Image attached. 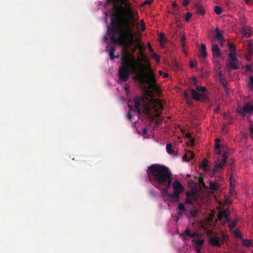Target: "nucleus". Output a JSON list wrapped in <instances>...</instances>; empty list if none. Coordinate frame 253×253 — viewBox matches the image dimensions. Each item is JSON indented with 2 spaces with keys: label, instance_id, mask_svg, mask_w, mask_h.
<instances>
[{
  "label": "nucleus",
  "instance_id": "f257e3e1",
  "mask_svg": "<svg viewBox=\"0 0 253 253\" xmlns=\"http://www.w3.org/2000/svg\"><path fill=\"white\" fill-rule=\"evenodd\" d=\"M141 61L146 62L142 64L137 62L135 57L130 53L124 54L121 58V65L119 67L118 75L119 80L126 82L129 78L130 73L134 76L133 79L140 84H148L146 91L148 95L153 98V92L160 93V88L157 84L155 75L151 67L150 63L147 62V57L143 52L140 54Z\"/></svg>",
  "mask_w": 253,
  "mask_h": 253
},
{
  "label": "nucleus",
  "instance_id": "f03ea898",
  "mask_svg": "<svg viewBox=\"0 0 253 253\" xmlns=\"http://www.w3.org/2000/svg\"><path fill=\"white\" fill-rule=\"evenodd\" d=\"M122 16L123 18L124 29H120L117 22L112 20L111 25L108 26L107 33L114 43L127 47L133 42L134 34L133 29L135 23L133 21L134 17L130 18L128 16Z\"/></svg>",
  "mask_w": 253,
  "mask_h": 253
},
{
  "label": "nucleus",
  "instance_id": "7ed1b4c3",
  "mask_svg": "<svg viewBox=\"0 0 253 253\" xmlns=\"http://www.w3.org/2000/svg\"><path fill=\"white\" fill-rule=\"evenodd\" d=\"M147 174L150 182L154 185L170 187L172 173L167 167L158 164L152 165L148 168Z\"/></svg>",
  "mask_w": 253,
  "mask_h": 253
},
{
  "label": "nucleus",
  "instance_id": "20e7f679",
  "mask_svg": "<svg viewBox=\"0 0 253 253\" xmlns=\"http://www.w3.org/2000/svg\"><path fill=\"white\" fill-rule=\"evenodd\" d=\"M112 3L117 12L121 16H128L133 18L134 14L128 0H113V1H107Z\"/></svg>",
  "mask_w": 253,
  "mask_h": 253
},
{
  "label": "nucleus",
  "instance_id": "39448f33",
  "mask_svg": "<svg viewBox=\"0 0 253 253\" xmlns=\"http://www.w3.org/2000/svg\"><path fill=\"white\" fill-rule=\"evenodd\" d=\"M173 193L169 194L168 197L171 198H174L178 200L179 198V194L184 191V188L181 183L176 180L173 183Z\"/></svg>",
  "mask_w": 253,
  "mask_h": 253
},
{
  "label": "nucleus",
  "instance_id": "423d86ee",
  "mask_svg": "<svg viewBox=\"0 0 253 253\" xmlns=\"http://www.w3.org/2000/svg\"><path fill=\"white\" fill-rule=\"evenodd\" d=\"M238 112L243 117L245 116L247 113H253V103L249 102L245 104L242 110L239 111Z\"/></svg>",
  "mask_w": 253,
  "mask_h": 253
},
{
  "label": "nucleus",
  "instance_id": "0eeeda50",
  "mask_svg": "<svg viewBox=\"0 0 253 253\" xmlns=\"http://www.w3.org/2000/svg\"><path fill=\"white\" fill-rule=\"evenodd\" d=\"M241 32L245 38H249L253 35V29L248 26H242Z\"/></svg>",
  "mask_w": 253,
  "mask_h": 253
},
{
  "label": "nucleus",
  "instance_id": "6e6552de",
  "mask_svg": "<svg viewBox=\"0 0 253 253\" xmlns=\"http://www.w3.org/2000/svg\"><path fill=\"white\" fill-rule=\"evenodd\" d=\"M190 91L192 95L193 98L195 100L199 101H202L205 100L206 96L203 93H199L193 89H191Z\"/></svg>",
  "mask_w": 253,
  "mask_h": 253
},
{
  "label": "nucleus",
  "instance_id": "1a4fd4ad",
  "mask_svg": "<svg viewBox=\"0 0 253 253\" xmlns=\"http://www.w3.org/2000/svg\"><path fill=\"white\" fill-rule=\"evenodd\" d=\"M153 104L157 113L163 109V104L159 99H153Z\"/></svg>",
  "mask_w": 253,
  "mask_h": 253
},
{
  "label": "nucleus",
  "instance_id": "9d476101",
  "mask_svg": "<svg viewBox=\"0 0 253 253\" xmlns=\"http://www.w3.org/2000/svg\"><path fill=\"white\" fill-rule=\"evenodd\" d=\"M222 160L216 164V167H217L218 169H221L223 167L227 162V159L228 158V153L226 152H224L222 155Z\"/></svg>",
  "mask_w": 253,
  "mask_h": 253
},
{
  "label": "nucleus",
  "instance_id": "9b49d317",
  "mask_svg": "<svg viewBox=\"0 0 253 253\" xmlns=\"http://www.w3.org/2000/svg\"><path fill=\"white\" fill-rule=\"evenodd\" d=\"M209 242L212 246L217 247H220L222 244L220 242L219 238L216 236L211 237Z\"/></svg>",
  "mask_w": 253,
  "mask_h": 253
},
{
  "label": "nucleus",
  "instance_id": "f8f14e48",
  "mask_svg": "<svg viewBox=\"0 0 253 253\" xmlns=\"http://www.w3.org/2000/svg\"><path fill=\"white\" fill-rule=\"evenodd\" d=\"M211 51L213 57H219L221 56L220 49L217 44H213L211 47Z\"/></svg>",
  "mask_w": 253,
  "mask_h": 253
},
{
  "label": "nucleus",
  "instance_id": "ddd939ff",
  "mask_svg": "<svg viewBox=\"0 0 253 253\" xmlns=\"http://www.w3.org/2000/svg\"><path fill=\"white\" fill-rule=\"evenodd\" d=\"M142 100V98L140 97L136 96L135 97L133 101L134 103V108L136 109V111L138 113L140 112V103Z\"/></svg>",
  "mask_w": 253,
  "mask_h": 253
},
{
  "label": "nucleus",
  "instance_id": "4468645a",
  "mask_svg": "<svg viewBox=\"0 0 253 253\" xmlns=\"http://www.w3.org/2000/svg\"><path fill=\"white\" fill-rule=\"evenodd\" d=\"M227 67L228 69L238 70L240 68L238 60L234 61H229V63Z\"/></svg>",
  "mask_w": 253,
  "mask_h": 253
},
{
  "label": "nucleus",
  "instance_id": "2eb2a0df",
  "mask_svg": "<svg viewBox=\"0 0 253 253\" xmlns=\"http://www.w3.org/2000/svg\"><path fill=\"white\" fill-rule=\"evenodd\" d=\"M215 38L217 41L219 42V43L220 44H222L225 41L224 38H223L222 34L219 32L217 28H216L215 30Z\"/></svg>",
  "mask_w": 253,
  "mask_h": 253
},
{
  "label": "nucleus",
  "instance_id": "dca6fc26",
  "mask_svg": "<svg viewBox=\"0 0 253 253\" xmlns=\"http://www.w3.org/2000/svg\"><path fill=\"white\" fill-rule=\"evenodd\" d=\"M107 50H109V56L110 59L113 60L115 58H119V55L114 56V52L116 50V48L115 47L112 46H107L106 47Z\"/></svg>",
  "mask_w": 253,
  "mask_h": 253
},
{
  "label": "nucleus",
  "instance_id": "f3484780",
  "mask_svg": "<svg viewBox=\"0 0 253 253\" xmlns=\"http://www.w3.org/2000/svg\"><path fill=\"white\" fill-rule=\"evenodd\" d=\"M195 7L196 8V13L201 15H204L205 11L204 7L199 3H196L195 4Z\"/></svg>",
  "mask_w": 253,
  "mask_h": 253
},
{
  "label": "nucleus",
  "instance_id": "a211bd4d",
  "mask_svg": "<svg viewBox=\"0 0 253 253\" xmlns=\"http://www.w3.org/2000/svg\"><path fill=\"white\" fill-rule=\"evenodd\" d=\"M207 53L206 51V46L205 44L202 43L201 46V49L199 53V56L201 58H205L207 57Z\"/></svg>",
  "mask_w": 253,
  "mask_h": 253
},
{
  "label": "nucleus",
  "instance_id": "6ab92c4d",
  "mask_svg": "<svg viewBox=\"0 0 253 253\" xmlns=\"http://www.w3.org/2000/svg\"><path fill=\"white\" fill-rule=\"evenodd\" d=\"M155 187L161 191L162 194L164 197L169 195L168 192V190L170 188V187H167L166 186H157V185H155Z\"/></svg>",
  "mask_w": 253,
  "mask_h": 253
},
{
  "label": "nucleus",
  "instance_id": "aec40b11",
  "mask_svg": "<svg viewBox=\"0 0 253 253\" xmlns=\"http://www.w3.org/2000/svg\"><path fill=\"white\" fill-rule=\"evenodd\" d=\"M194 157V154L191 151H188L186 154L183 156L182 159L184 161H189L191 159H193Z\"/></svg>",
  "mask_w": 253,
  "mask_h": 253
},
{
  "label": "nucleus",
  "instance_id": "412c9836",
  "mask_svg": "<svg viewBox=\"0 0 253 253\" xmlns=\"http://www.w3.org/2000/svg\"><path fill=\"white\" fill-rule=\"evenodd\" d=\"M192 241L194 244H195L197 245V248H201L202 247L204 243V240L203 239H193Z\"/></svg>",
  "mask_w": 253,
  "mask_h": 253
},
{
  "label": "nucleus",
  "instance_id": "4be33fe9",
  "mask_svg": "<svg viewBox=\"0 0 253 253\" xmlns=\"http://www.w3.org/2000/svg\"><path fill=\"white\" fill-rule=\"evenodd\" d=\"M208 161L207 159L204 158L201 163V167L204 170H207L208 167Z\"/></svg>",
  "mask_w": 253,
  "mask_h": 253
},
{
  "label": "nucleus",
  "instance_id": "5701e85b",
  "mask_svg": "<svg viewBox=\"0 0 253 253\" xmlns=\"http://www.w3.org/2000/svg\"><path fill=\"white\" fill-rule=\"evenodd\" d=\"M229 194L231 196H233L235 194V187L233 184L231 179H230V189H229Z\"/></svg>",
  "mask_w": 253,
  "mask_h": 253
},
{
  "label": "nucleus",
  "instance_id": "b1692460",
  "mask_svg": "<svg viewBox=\"0 0 253 253\" xmlns=\"http://www.w3.org/2000/svg\"><path fill=\"white\" fill-rule=\"evenodd\" d=\"M228 56L229 58V61H234L238 60V59L235 55V52H229Z\"/></svg>",
  "mask_w": 253,
  "mask_h": 253
},
{
  "label": "nucleus",
  "instance_id": "393cba45",
  "mask_svg": "<svg viewBox=\"0 0 253 253\" xmlns=\"http://www.w3.org/2000/svg\"><path fill=\"white\" fill-rule=\"evenodd\" d=\"M172 146L170 143H168L166 146L167 152L169 154H172L173 153V150L172 149Z\"/></svg>",
  "mask_w": 253,
  "mask_h": 253
},
{
  "label": "nucleus",
  "instance_id": "a878e982",
  "mask_svg": "<svg viewBox=\"0 0 253 253\" xmlns=\"http://www.w3.org/2000/svg\"><path fill=\"white\" fill-rule=\"evenodd\" d=\"M214 11L217 14H220L222 13V8L221 6L218 5H215L214 6Z\"/></svg>",
  "mask_w": 253,
  "mask_h": 253
},
{
  "label": "nucleus",
  "instance_id": "bb28decb",
  "mask_svg": "<svg viewBox=\"0 0 253 253\" xmlns=\"http://www.w3.org/2000/svg\"><path fill=\"white\" fill-rule=\"evenodd\" d=\"M210 188L211 190L215 191L218 188L217 184L214 182H211L210 183Z\"/></svg>",
  "mask_w": 253,
  "mask_h": 253
},
{
  "label": "nucleus",
  "instance_id": "cd10ccee",
  "mask_svg": "<svg viewBox=\"0 0 253 253\" xmlns=\"http://www.w3.org/2000/svg\"><path fill=\"white\" fill-rule=\"evenodd\" d=\"M221 243H223L224 241H226L229 239V236L224 232H222L221 234Z\"/></svg>",
  "mask_w": 253,
  "mask_h": 253
},
{
  "label": "nucleus",
  "instance_id": "c85d7f7f",
  "mask_svg": "<svg viewBox=\"0 0 253 253\" xmlns=\"http://www.w3.org/2000/svg\"><path fill=\"white\" fill-rule=\"evenodd\" d=\"M243 244L244 246L250 247L252 246V243L250 240L245 239L243 241Z\"/></svg>",
  "mask_w": 253,
  "mask_h": 253
},
{
  "label": "nucleus",
  "instance_id": "c756f323",
  "mask_svg": "<svg viewBox=\"0 0 253 253\" xmlns=\"http://www.w3.org/2000/svg\"><path fill=\"white\" fill-rule=\"evenodd\" d=\"M249 82L248 83L249 87L253 89V76L252 75L250 76L249 78Z\"/></svg>",
  "mask_w": 253,
  "mask_h": 253
},
{
  "label": "nucleus",
  "instance_id": "7c9ffc66",
  "mask_svg": "<svg viewBox=\"0 0 253 253\" xmlns=\"http://www.w3.org/2000/svg\"><path fill=\"white\" fill-rule=\"evenodd\" d=\"M196 88L197 91H201L203 93H204L207 91V88L205 86H200L199 85H196Z\"/></svg>",
  "mask_w": 253,
  "mask_h": 253
},
{
  "label": "nucleus",
  "instance_id": "2f4dec72",
  "mask_svg": "<svg viewBox=\"0 0 253 253\" xmlns=\"http://www.w3.org/2000/svg\"><path fill=\"white\" fill-rule=\"evenodd\" d=\"M185 136L190 140V145L193 146L194 144V140L192 138L191 134L189 133H187L185 135Z\"/></svg>",
  "mask_w": 253,
  "mask_h": 253
},
{
  "label": "nucleus",
  "instance_id": "473e14b6",
  "mask_svg": "<svg viewBox=\"0 0 253 253\" xmlns=\"http://www.w3.org/2000/svg\"><path fill=\"white\" fill-rule=\"evenodd\" d=\"M237 225V221L235 220H233L231 222H230L228 224V227L230 229H232L234 228Z\"/></svg>",
  "mask_w": 253,
  "mask_h": 253
},
{
  "label": "nucleus",
  "instance_id": "72a5a7b5",
  "mask_svg": "<svg viewBox=\"0 0 253 253\" xmlns=\"http://www.w3.org/2000/svg\"><path fill=\"white\" fill-rule=\"evenodd\" d=\"M197 215V211L196 210H191L189 212V217H194Z\"/></svg>",
  "mask_w": 253,
  "mask_h": 253
},
{
  "label": "nucleus",
  "instance_id": "f704fd0d",
  "mask_svg": "<svg viewBox=\"0 0 253 253\" xmlns=\"http://www.w3.org/2000/svg\"><path fill=\"white\" fill-rule=\"evenodd\" d=\"M240 23L242 26H246V19L244 16L240 17Z\"/></svg>",
  "mask_w": 253,
  "mask_h": 253
},
{
  "label": "nucleus",
  "instance_id": "c9c22d12",
  "mask_svg": "<svg viewBox=\"0 0 253 253\" xmlns=\"http://www.w3.org/2000/svg\"><path fill=\"white\" fill-rule=\"evenodd\" d=\"M233 233H234V234L235 235V236L237 238H241L242 237V234L241 233H240V232L237 230V229H236L235 230L233 231Z\"/></svg>",
  "mask_w": 253,
  "mask_h": 253
},
{
  "label": "nucleus",
  "instance_id": "e433bc0d",
  "mask_svg": "<svg viewBox=\"0 0 253 253\" xmlns=\"http://www.w3.org/2000/svg\"><path fill=\"white\" fill-rule=\"evenodd\" d=\"M177 208L179 210L181 211H185V206L182 203H179L178 205Z\"/></svg>",
  "mask_w": 253,
  "mask_h": 253
},
{
  "label": "nucleus",
  "instance_id": "4c0bfd02",
  "mask_svg": "<svg viewBox=\"0 0 253 253\" xmlns=\"http://www.w3.org/2000/svg\"><path fill=\"white\" fill-rule=\"evenodd\" d=\"M220 148V145L219 143H216L215 144V149H217L216 150V152L217 155H220L221 151L219 150Z\"/></svg>",
  "mask_w": 253,
  "mask_h": 253
},
{
  "label": "nucleus",
  "instance_id": "58836bf2",
  "mask_svg": "<svg viewBox=\"0 0 253 253\" xmlns=\"http://www.w3.org/2000/svg\"><path fill=\"white\" fill-rule=\"evenodd\" d=\"M229 48L231 50L230 52H235L236 48L234 44H230L229 45Z\"/></svg>",
  "mask_w": 253,
  "mask_h": 253
},
{
  "label": "nucleus",
  "instance_id": "ea45409f",
  "mask_svg": "<svg viewBox=\"0 0 253 253\" xmlns=\"http://www.w3.org/2000/svg\"><path fill=\"white\" fill-rule=\"evenodd\" d=\"M249 52L251 54H253V43H250L249 45Z\"/></svg>",
  "mask_w": 253,
  "mask_h": 253
},
{
  "label": "nucleus",
  "instance_id": "a19ab883",
  "mask_svg": "<svg viewBox=\"0 0 253 253\" xmlns=\"http://www.w3.org/2000/svg\"><path fill=\"white\" fill-rule=\"evenodd\" d=\"M192 17V13L190 12H187L186 15L185 17V21L186 22H189L190 20V19Z\"/></svg>",
  "mask_w": 253,
  "mask_h": 253
},
{
  "label": "nucleus",
  "instance_id": "79ce46f5",
  "mask_svg": "<svg viewBox=\"0 0 253 253\" xmlns=\"http://www.w3.org/2000/svg\"><path fill=\"white\" fill-rule=\"evenodd\" d=\"M151 57L153 58H154L155 59H156V61L157 62H159V60H160V58L158 56V55L155 53H153L152 54H151Z\"/></svg>",
  "mask_w": 253,
  "mask_h": 253
},
{
  "label": "nucleus",
  "instance_id": "37998d69",
  "mask_svg": "<svg viewBox=\"0 0 253 253\" xmlns=\"http://www.w3.org/2000/svg\"><path fill=\"white\" fill-rule=\"evenodd\" d=\"M138 48L139 50L140 54H141V53H142V52H143V50H144L143 46L141 44V43L139 42L138 43Z\"/></svg>",
  "mask_w": 253,
  "mask_h": 253
},
{
  "label": "nucleus",
  "instance_id": "c03bdc74",
  "mask_svg": "<svg viewBox=\"0 0 253 253\" xmlns=\"http://www.w3.org/2000/svg\"><path fill=\"white\" fill-rule=\"evenodd\" d=\"M140 24L141 26V31H144L145 30V23L143 20L140 21Z\"/></svg>",
  "mask_w": 253,
  "mask_h": 253
},
{
  "label": "nucleus",
  "instance_id": "a18cd8bd",
  "mask_svg": "<svg viewBox=\"0 0 253 253\" xmlns=\"http://www.w3.org/2000/svg\"><path fill=\"white\" fill-rule=\"evenodd\" d=\"M221 217H225V218H227V217H228V214H227V213H226V212L224 211V212H223L222 213H221L219 215V219H220V218H221Z\"/></svg>",
  "mask_w": 253,
  "mask_h": 253
},
{
  "label": "nucleus",
  "instance_id": "49530a36",
  "mask_svg": "<svg viewBox=\"0 0 253 253\" xmlns=\"http://www.w3.org/2000/svg\"><path fill=\"white\" fill-rule=\"evenodd\" d=\"M250 132L251 137L253 139V124H252L250 126Z\"/></svg>",
  "mask_w": 253,
  "mask_h": 253
},
{
  "label": "nucleus",
  "instance_id": "de8ad7c7",
  "mask_svg": "<svg viewBox=\"0 0 253 253\" xmlns=\"http://www.w3.org/2000/svg\"><path fill=\"white\" fill-rule=\"evenodd\" d=\"M196 62L193 61V60H191L190 61V67L191 68H194L196 66Z\"/></svg>",
  "mask_w": 253,
  "mask_h": 253
},
{
  "label": "nucleus",
  "instance_id": "09e8293b",
  "mask_svg": "<svg viewBox=\"0 0 253 253\" xmlns=\"http://www.w3.org/2000/svg\"><path fill=\"white\" fill-rule=\"evenodd\" d=\"M245 68H246V69L247 71H252V65H251L247 64L245 66Z\"/></svg>",
  "mask_w": 253,
  "mask_h": 253
},
{
  "label": "nucleus",
  "instance_id": "8fccbe9b",
  "mask_svg": "<svg viewBox=\"0 0 253 253\" xmlns=\"http://www.w3.org/2000/svg\"><path fill=\"white\" fill-rule=\"evenodd\" d=\"M189 0H183L182 2V4L184 7H186L189 4Z\"/></svg>",
  "mask_w": 253,
  "mask_h": 253
},
{
  "label": "nucleus",
  "instance_id": "3c124183",
  "mask_svg": "<svg viewBox=\"0 0 253 253\" xmlns=\"http://www.w3.org/2000/svg\"><path fill=\"white\" fill-rule=\"evenodd\" d=\"M185 41H186L185 37L184 36H182L181 38V44L183 46H184Z\"/></svg>",
  "mask_w": 253,
  "mask_h": 253
},
{
  "label": "nucleus",
  "instance_id": "603ef678",
  "mask_svg": "<svg viewBox=\"0 0 253 253\" xmlns=\"http://www.w3.org/2000/svg\"><path fill=\"white\" fill-rule=\"evenodd\" d=\"M197 235H198V233L196 232H194L193 233H191L189 237L190 238H194V237H196Z\"/></svg>",
  "mask_w": 253,
  "mask_h": 253
},
{
  "label": "nucleus",
  "instance_id": "864d4df0",
  "mask_svg": "<svg viewBox=\"0 0 253 253\" xmlns=\"http://www.w3.org/2000/svg\"><path fill=\"white\" fill-rule=\"evenodd\" d=\"M184 232H185V234L186 235H187L188 236H189V235H190V234L191 233V232H190V230L187 229V228L185 229Z\"/></svg>",
  "mask_w": 253,
  "mask_h": 253
},
{
  "label": "nucleus",
  "instance_id": "5fc2aeb1",
  "mask_svg": "<svg viewBox=\"0 0 253 253\" xmlns=\"http://www.w3.org/2000/svg\"><path fill=\"white\" fill-rule=\"evenodd\" d=\"M127 118H128V119L129 120H130L132 119V115L130 114V112H129V113L127 114Z\"/></svg>",
  "mask_w": 253,
  "mask_h": 253
},
{
  "label": "nucleus",
  "instance_id": "6e6d98bb",
  "mask_svg": "<svg viewBox=\"0 0 253 253\" xmlns=\"http://www.w3.org/2000/svg\"><path fill=\"white\" fill-rule=\"evenodd\" d=\"M148 49L150 52L153 51V48H152L150 42L148 43Z\"/></svg>",
  "mask_w": 253,
  "mask_h": 253
},
{
  "label": "nucleus",
  "instance_id": "4d7b16f0",
  "mask_svg": "<svg viewBox=\"0 0 253 253\" xmlns=\"http://www.w3.org/2000/svg\"><path fill=\"white\" fill-rule=\"evenodd\" d=\"M217 169H218V168L216 167V165H215L214 167L212 169V172L213 173H215L217 170Z\"/></svg>",
  "mask_w": 253,
  "mask_h": 253
},
{
  "label": "nucleus",
  "instance_id": "13d9d810",
  "mask_svg": "<svg viewBox=\"0 0 253 253\" xmlns=\"http://www.w3.org/2000/svg\"><path fill=\"white\" fill-rule=\"evenodd\" d=\"M246 59L247 61H251L252 60V57L251 55H248L246 57Z\"/></svg>",
  "mask_w": 253,
  "mask_h": 253
},
{
  "label": "nucleus",
  "instance_id": "bf43d9fd",
  "mask_svg": "<svg viewBox=\"0 0 253 253\" xmlns=\"http://www.w3.org/2000/svg\"><path fill=\"white\" fill-rule=\"evenodd\" d=\"M142 132H143V133L144 134H146L147 132V128H144L143 129V130H142Z\"/></svg>",
  "mask_w": 253,
  "mask_h": 253
},
{
  "label": "nucleus",
  "instance_id": "052dcab7",
  "mask_svg": "<svg viewBox=\"0 0 253 253\" xmlns=\"http://www.w3.org/2000/svg\"><path fill=\"white\" fill-rule=\"evenodd\" d=\"M172 6L173 7H178V5L177 4L176 2L175 1V2H173L172 3Z\"/></svg>",
  "mask_w": 253,
  "mask_h": 253
},
{
  "label": "nucleus",
  "instance_id": "680f3d73",
  "mask_svg": "<svg viewBox=\"0 0 253 253\" xmlns=\"http://www.w3.org/2000/svg\"><path fill=\"white\" fill-rule=\"evenodd\" d=\"M165 38V36L163 34H161L160 35V39L161 40H163Z\"/></svg>",
  "mask_w": 253,
  "mask_h": 253
},
{
  "label": "nucleus",
  "instance_id": "e2e57ef3",
  "mask_svg": "<svg viewBox=\"0 0 253 253\" xmlns=\"http://www.w3.org/2000/svg\"><path fill=\"white\" fill-rule=\"evenodd\" d=\"M196 250V251H197V253H201L200 248H197Z\"/></svg>",
  "mask_w": 253,
  "mask_h": 253
},
{
  "label": "nucleus",
  "instance_id": "0e129e2a",
  "mask_svg": "<svg viewBox=\"0 0 253 253\" xmlns=\"http://www.w3.org/2000/svg\"><path fill=\"white\" fill-rule=\"evenodd\" d=\"M219 142H220V139L219 138H216L215 139V143H218Z\"/></svg>",
  "mask_w": 253,
  "mask_h": 253
},
{
  "label": "nucleus",
  "instance_id": "69168bd1",
  "mask_svg": "<svg viewBox=\"0 0 253 253\" xmlns=\"http://www.w3.org/2000/svg\"><path fill=\"white\" fill-rule=\"evenodd\" d=\"M186 203L190 204L192 203L190 199H186Z\"/></svg>",
  "mask_w": 253,
  "mask_h": 253
},
{
  "label": "nucleus",
  "instance_id": "338daca9",
  "mask_svg": "<svg viewBox=\"0 0 253 253\" xmlns=\"http://www.w3.org/2000/svg\"><path fill=\"white\" fill-rule=\"evenodd\" d=\"M164 78H167L168 77V74L167 73H164V75L163 74Z\"/></svg>",
  "mask_w": 253,
  "mask_h": 253
},
{
  "label": "nucleus",
  "instance_id": "774afa93",
  "mask_svg": "<svg viewBox=\"0 0 253 253\" xmlns=\"http://www.w3.org/2000/svg\"><path fill=\"white\" fill-rule=\"evenodd\" d=\"M128 108H129V110H130V111L132 110V109H133V107H132V106H131V105H128Z\"/></svg>",
  "mask_w": 253,
  "mask_h": 253
}]
</instances>
